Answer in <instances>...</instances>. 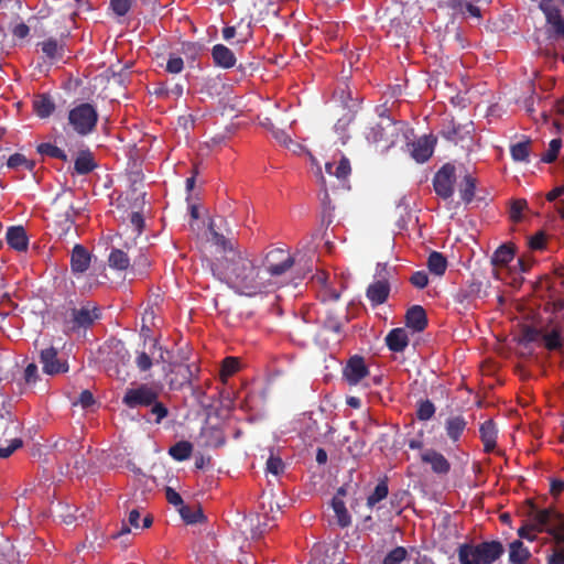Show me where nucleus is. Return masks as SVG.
<instances>
[{
	"label": "nucleus",
	"instance_id": "f03ea898",
	"mask_svg": "<svg viewBox=\"0 0 564 564\" xmlns=\"http://www.w3.org/2000/svg\"><path fill=\"white\" fill-rule=\"evenodd\" d=\"M499 541H485L477 545L464 543L458 547L460 564H492L503 554Z\"/></svg>",
	"mask_w": 564,
	"mask_h": 564
},
{
	"label": "nucleus",
	"instance_id": "7c9ffc66",
	"mask_svg": "<svg viewBox=\"0 0 564 564\" xmlns=\"http://www.w3.org/2000/svg\"><path fill=\"white\" fill-rule=\"evenodd\" d=\"M109 267L116 270H127L130 267V257L121 249L113 248L108 257Z\"/></svg>",
	"mask_w": 564,
	"mask_h": 564
},
{
	"label": "nucleus",
	"instance_id": "20e7f679",
	"mask_svg": "<svg viewBox=\"0 0 564 564\" xmlns=\"http://www.w3.org/2000/svg\"><path fill=\"white\" fill-rule=\"evenodd\" d=\"M68 123L78 135L85 137L93 133L98 123L96 107L89 102L75 106L68 112Z\"/></svg>",
	"mask_w": 564,
	"mask_h": 564
},
{
	"label": "nucleus",
	"instance_id": "6ab92c4d",
	"mask_svg": "<svg viewBox=\"0 0 564 564\" xmlns=\"http://www.w3.org/2000/svg\"><path fill=\"white\" fill-rule=\"evenodd\" d=\"M98 163L95 160L93 152L88 149L80 150L74 162V172L77 175H87L97 169Z\"/></svg>",
	"mask_w": 564,
	"mask_h": 564
},
{
	"label": "nucleus",
	"instance_id": "8fccbe9b",
	"mask_svg": "<svg viewBox=\"0 0 564 564\" xmlns=\"http://www.w3.org/2000/svg\"><path fill=\"white\" fill-rule=\"evenodd\" d=\"M239 369V361L237 358L235 357H226L224 360H223V365H221V377L223 378H228L230 376H232L234 373H236Z\"/></svg>",
	"mask_w": 564,
	"mask_h": 564
},
{
	"label": "nucleus",
	"instance_id": "4c0bfd02",
	"mask_svg": "<svg viewBox=\"0 0 564 564\" xmlns=\"http://www.w3.org/2000/svg\"><path fill=\"white\" fill-rule=\"evenodd\" d=\"M530 145L531 142L529 140L512 144L510 147V154L513 161L528 162L530 155Z\"/></svg>",
	"mask_w": 564,
	"mask_h": 564
},
{
	"label": "nucleus",
	"instance_id": "e433bc0d",
	"mask_svg": "<svg viewBox=\"0 0 564 564\" xmlns=\"http://www.w3.org/2000/svg\"><path fill=\"white\" fill-rule=\"evenodd\" d=\"M178 512H180L181 518L187 524H195V523L204 521V519H205L200 508L193 509V508L184 505L181 508H178Z\"/></svg>",
	"mask_w": 564,
	"mask_h": 564
},
{
	"label": "nucleus",
	"instance_id": "bb28decb",
	"mask_svg": "<svg viewBox=\"0 0 564 564\" xmlns=\"http://www.w3.org/2000/svg\"><path fill=\"white\" fill-rule=\"evenodd\" d=\"M477 180L469 173H466L458 185V191L463 203L470 204L475 197Z\"/></svg>",
	"mask_w": 564,
	"mask_h": 564
},
{
	"label": "nucleus",
	"instance_id": "052dcab7",
	"mask_svg": "<svg viewBox=\"0 0 564 564\" xmlns=\"http://www.w3.org/2000/svg\"><path fill=\"white\" fill-rule=\"evenodd\" d=\"M135 364L140 371H148L153 365L152 357L145 351H140L135 358Z\"/></svg>",
	"mask_w": 564,
	"mask_h": 564
},
{
	"label": "nucleus",
	"instance_id": "72a5a7b5",
	"mask_svg": "<svg viewBox=\"0 0 564 564\" xmlns=\"http://www.w3.org/2000/svg\"><path fill=\"white\" fill-rule=\"evenodd\" d=\"M513 247L510 245H502L494 252L491 261L495 265H507L513 260Z\"/></svg>",
	"mask_w": 564,
	"mask_h": 564
},
{
	"label": "nucleus",
	"instance_id": "4468645a",
	"mask_svg": "<svg viewBox=\"0 0 564 564\" xmlns=\"http://www.w3.org/2000/svg\"><path fill=\"white\" fill-rule=\"evenodd\" d=\"M409 151L411 156L417 163L426 162L433 154L434 150V140H432L427 135H423L419 138L416 141L412 143H408Z\"/></svg>",
	"mask_w": 564,
	"mask_h": 564
},
{
	"label": "nucleus",
	"instance_id": "0e129e2a",
	"mask_svg": "<svg viewBox=\"0 0 564 564\" xmlns=\"http://www.w3.org/2000/svg\"><path fill=\"white\" fill-rule=\"evenodd\" d=\"M130 223L134 228L137 235H140L144 227L143 216L139 212H133L130 215Z\"/></svg>",
	"mask_w": 564,
	"mask_h": 564
},
{
	"label": "nucleus",
	"instance_id": "69168bd1",
	"mask_svg": "<svg viewBox=\"0 0 564 564\" xmlns=\"http://www.w3.org/2000/svg\"><path fill=\"white\" fill-rule=\"evenodd\" d=\"M460 124H455L452 122L451 127H448L447 131L444 132V135L449 141L457 142L459 139H463V135L460 134Z\"/></svg>",
	"mask_w": 564,
	"mask_h": 564
},
{
	"label": "nucleus",
	"instance_id": "0eeeda50",
	"mask_svg": "<svg viewBox=\"0 0 564 564\" xmlns=\"http://www.w3.org/2000/svg\"><path fill=\"white\" fill-rule=\"evenodd\" d=\"M100 317V308L91 302H86L79 307L70 308L66 323L70 325L72 330L87 329Z\"/></svg>",
	"mask_w": 564,
	"mask_h": 564
},
{
	"label": "nucleus",
	"instance_id": "79ce46f5",
	"mask_svg": "<svg viewBox=\"0 0 564 564\" xmlns=\"http://www.w3.org/2000/svg\"><path fill=\"white\" fill-rule=\"evenodd\" d=\"M323 329L326 332L334 333L337 337L340 336L343 329V323L334 314L329 313L323 321Z\"/></svg>",
	"mask_w": 564,
	"mask_h": 564
},
{
	"label": "nucleus",
	"instance_id": "f3484780",
	"mask_svg": "<svg viewBox=\"0 0 564 564\" xmlns=\"http://www.w3.org/2000/svg\"><path fill=\"white\" fill-rule=\"evenodd\" d=\"M405 325L414 332H423L427 326V316L421 305L411 306L405 314Z\"/></svg>",
	"mask_w": 564,
	"mask_h": 564
},
{
	"label": "nucleus",
	"instance_id": "1a4fd4ad",
	"mask_svg": "<svg viewBox=\"0 0 564 564\" xmlns=\"http://www.w3.org/2000/svg\"><path fill=\"white\" fill-rule=\"evenodd\" d=\"M456 167L451 163L444 164L433 177V187L442 199H449L454 194Z\"/></svg>",
	"mask_w": 564,
	"mask_h": 564
},
{
	"label": "nucleus",
	"instance_id": "4be33fe9",
	"mask_svg": "<svg viewBox=\"0 0 564 564\" xmlns=\"http://www.w3.org/2000/svg\"><path fill=\"white\" fill-rule=\"evenodd\" d=\"M386 345L393 352H402L409 345V336L404 328H393L386 336Z\"/></svg>",
	"mask_w": 564,
	"mask_h": 564
},
{
	"label": "nucleus",
	"instance_id": "423d86ee",
	"mask_svg": "<svg viewBox=\"0 0 564 564\" xmlns=\"http://www.w3.org/2000/svg\"><path fill=\"white\" fill-rule=\"evenodd\" d=\"M398 137V128L388 116L381 122L370 127L367 132V140L381 147L382 151L389 150L395 143Z\"/></svg>",
	"mask_w": 564,
	"mask_h": 564
},
{
	"label": "nucleus",
	"instance_id": "c756f323",
	"mask_svg": "<svg viewBox=\"0 0 564 564\" xmlns=\"http://www.w3.org/2000/svg\"><path fill=\"white\" fill-rule=\"evenodd\" d=\"M332 508L337 518V523L340 528H347L351 524V518L348 513V510L345 506V502L339 497H334L332 499Z\"/></svg>",
	"mask_w": 564,
	"mask_h": 564
},
{
	"label": "nucleus",
	"instance_id": "13d9d810",
	"mask_svg": "<svg viewBox=\"0 0 564 564\" xmlns=\"http://www.w3.org/2000/svg\"><path fill=\"white\" fill-rule=\"evenodd\" d=\"M23 379L26 384H34L37 382L40 377L39 369L35 364L32 362L26 366V368L24 369Z\"/></svg>",
	"mask_w": 564,
	"mask_h": 564
},
{
	"label": "nucleus",
	"instance_id": "412c9836",
	"mask_svg": "<svg viewBox=\"0 0 564 564\" xmlns=\"http://www.w3.org/2000/svg\"><path fill=\"white\" fill-rule=\"evenodd\" d=\"M467 421L463 415H451L445 420V432L448 438L456 443L466 430Z\"/></svg>",
	"mask_w": 564,
	"mask_h": 564
},
{
	"label": "nucleus",
	"instance_id": "49530a36",
	"mask_svg": "<svg viewBox=\"0 0 564 564\" xmlns=\"http://www.w3.org/2000/svg\"><path fill=\"white\" fill-rule=\"evenodd\" d=\"M350 173L351 166L347 158L341 156L337 163L335 162L334 176H336L339 181H346Z\"/></svg>",
	"mask_w": 564,
	"mask_h": 564
},
{
	"label": "nucleus",
	"instance_id": "5fc2aeb1",
	"mask_svg": "<svg viewBox=\"0 0 564 564\" xmlns=\"http://www.w3.org/2000/svg\"><path fill=\"white\" fill-rule=\"evenodd\" d=\"M132 4V0H110V7L118 17L126 15Z\"/></svg>",
	"mask_w": 564,
	"mask_h": 564
},
{
	"label": "nucleus",
	"instance_id": "de8ad7c7",
	"mask_svg": "<svg viewBox=\"0 0 564 564\" xmlns=\"http://www.w3.org/2000/svg\"><path fill=\"white\" fill-rule=\"evenodd\" d=\"M561 147H562L561 139L551 140L547 151L542 155V161L545 163L554 162L557 159Z\"/></svg>",
	"mask_w": 564,
	"mask_h": 564
},
{
	"label": "nucleus",
	"instance_id": "864d4df0",
	"mask_svg": "<svg viewBox=\"0 0 564 564\" xmlns=\"http://www.w3.org/2000/svg\"><path fill=\"white\" fill-rule=\"evenodd\" d=\"M150 413L155 416V423H161L169 415L167 408L156 399L150 406Z\"/></svg>",
	"mask_w": 564,
	"mask_h": 564
},
{
	"label": "nucleus",
	"instance_id": "2eb2a0df",
	"mask_svg": "<svg viewBox=\"0 0 564 564\" xmlns=\"http://www.w3.org/2000/svg\"><path fill=\"white\" fill-rule=\"evenodd\" d=\"M390 294V283L388 280H378L373 283L369 284L366 291V295L370 301L372 306H378L383 304Z\"/></svg>",
	"mask_w": 564,
	"mask_h": 564
},
{
	"label": "nucleus",
	"instance_id": "f257e3e1",
	"mask_svg": "<svg viewBox=\"0 0 564 564\" xmlns=\"http://www.w3.org/2000/svg\"><path fill=\"white\" fill-rule=\"evenodd\" d=\"M224 273L232 288L242 295L257 296L271 292L275 283L265 276V272L245 256L226 258Z\"/></svg>",
	"mask_w": 564,
	"mask_h": 564
},
{
	"label": "nucleus",
	"instance_id": "4d7b16f0",
	"mask_svg": "<svg viewBox=\"0 0 564 564\" xmlns=\"http://www.w3.org/2000/svg\"><path fill=\"white\" fill-rule=\"evenodd\" d=\"M411 284L416 289H424L429 284V275L425 271H415L410 278Z\"/></svg>",
	"mask_w": 564,
	"mask_h": 564
},
{
	"label": "nucleus",
	"instance_id": "c9c22d12",
	"mask_svg": "<svg viewBox=\"0 0 564 564\" xmlns=\"http://www.w3.org/2000/svg\"><path fill=\"white\" fill-rule=\"evenodd\" d=\"M388 494H389L388 479L383 478L377 484L372 494L367 498V506L369 508L375 507L378 502L386 499Z\"/></svg>",
	"mask_w": 564,
	"mask_h": 564
},
{
	"label": "nucleus",
	"instance_id": "37998d69",
	"mask_svg": "<svg viewBox=\"0 0 564 564\" xmlns=\"http://www.w3.org/2000/svg\"><path fill=\"white\" fill-rule=\"evenodd\" d=\"M408 555V551L403 546H397L391 550L383 558L382 564H401Z\"/></svg>",
	"mask_w": 564,
	"mask_h": 564
},
{
	"label": "nucleus",
	"instance_id": "9d476101",
	"mask_svg": "<svg viewBox=\"0 0 564 564\" xmlns=\"http://www.w3.org/2000/svg\"><path fill=\"white\" fill-rule=\"evenodd\" d=\"M40 362L42 364L43 372L48 376L65 373L69 369L67 360L61 359L57 349L54 347L40 351Z\"/></svg>",
	"mask_w": 564,
	"mask_h": 564
},
{
	"label": "nucleus",
	"instance_id": "f704fd0d",
	"mask_svg": "<svg viewBox=\"0 0 564 564\" xmlns=\"http://www.w3.org/2000/svg\"><path fill=\"white\" fill-rule=\"evenodd\" d=\"M7 166L12 170L23 169L32 172L35 167V162L33 160H29L24 154L14 153L9 156Z\"/></svg>",
	"mask_w": 564,
	"mask_h": 564
},
{
	"label": "nucleus",
	"instance_id": "393cba45",
	"mask_svg": "<svg viewBox=\"0 0 564 564\" xmlns=\"http://www.w3.org/2000/svg\"><path fill=\"white\" fill-rule=\"evenodd\" d=\"M32 106L33 111L41 119L48 118L55 110V102L48 94L36 95Z\"/></svg>",
	"mask_w": 564,
	"mask_h": 564
},
{
	"label": "nucleus",
	"instance_id": "5701e85b",
	"mask_svg": "<svg viewBox=\"0 0 564 564\" xmlns=\"http://www.w3.org/2000/svg\"><path fill=\"white\" fill-rule=\"evenodd\" d=\"M479 433L484 444V451L491 453L496 448L498 435L495 422L492 420L485 421L479 427Z\"/></svg>",
	"mask_w": 564,
	"mask_h": 564
},
{
	"label": "nucleus",
	"instance_id": "473e14b6",
	"mask_svg": "<svg viewBox=\"0 0 564 564\" xmlns=\"http://www.w3.org/2000/svg\"><path fill=\"white\" fill-rule=\"evenodd\" d=\"M192 452L193 445L187 441H180L175 443L173 446H171L169 449V454L171 455V457L177 462H183L189 458Z\"/></svg>",
	"mask_w": 564,
	"mask_h": 564
},
{
	"label": "nucleus",
	"instance_id": "c85d7f7f",
	"mask_svg": "<svg viewBox=\"0 0 564 564\" xmlns=\"http://www.w3.org/2000/svg\"><path fill=\"white\" fill-rule=\"evenodd\" d=\"M529 557L530 552L520 540H516L510 544L509 561L512 564H525Z\"/></svg>",
	"mask_w": 564,
	"mask_h": 564
},
{
	"label": "nucleus",
	"instance_id": "3c124183",
	"mask_svg": "<svg viewBox=\"0 0 564 564\" xmlns=\"http://www.w3.org/2000/svg\"><path fill=\"white\" fill-rule=\"evenodd\" d=\"M17 561V554L13 545L6 542L0 546V564H13Z\"/></svg>",
	"mask_w": 564,
	"mask_h": 564
},
{
	"label": "nucleus",
	"instance_id": "ea45409f",
	"mask_svg": "<svg viewBox=\"0 0 564 564\" xmlns=\"http://www.w3.org/2000/svg\"><path fill=\"white\" fill-rule=\"evenodd\" d=\"M435 405L430 400H420L417 402V409H416V417L420 421H429L431 420L435 414Z\"/></svg>",
	"mask_w": 564,
	"mask_h": 564
},
{
	"label": "nucleus",
	"instance_id": "7ed1b4c3",
	"mask_svg": "<svg viewBox=\"0 0 564 564\" xmlns=\"http://www.w3.org/2000/svg\"><path fill=\"white\" fill-rule=\"evenodd\" d=\"M556 519H558V512L554 509H538L530 503L528 520L518 529V535L521 539L533 541L536 533L543 532Z\"/></svg>",
	"mask_w": 564,
	"mask_h": 564
},
{
	"label": "nucleus",
	"instance_id": "a19ab883",
	"mask_svg": "<svg viewBox=\"0 0 564 564\" xmlns=\"http://www.w3.org/2000/svg\"><path fill=\"white\" fill-rule=\"evenodd\" d=\"M543 340L549 350H557L563 346L562 333L558 328H553L550 333L544 334Z\"/></svg>",
	"mask_w": 564,
	"mask_h": 564
},
{
	"label": "nucleus",
	"instance_id": "680f3d73",
	"mask_svg": "<svg viewBox=\"0 0 564 564\" xmlns=\"http://www.w3.org/2000/svg\"><path fill=\"white\" fill-rule=\"evenodd\" d=\"M184 68V62L180 56L171 55L166 63V70L171 74H178Z\"/></svg>",
	"mask_w": 564,
	"mask_h": 564
},
{
	"label": "nucleus",
	"instance_id": "a211bd4d",
	"mask_svg": "<svg viewBox=\"0 0 564 564\" xmlns=\"http://www.w3.org/2000/svg\"><path fill=\"white\" fill-rule=\"evenodd\" d=\"M7 243L17 251H26L29 238L22 226H11L6 234Z\"/></svg>",
	"mask_w": 564,
	"mask_h": 564
},
{
	"label": "nucleus",
	"instance_id": "cd10ccee",
	"mask_svg": "<svg viewBox=\"0 0 564 564\" xmlns=\"http://www.w3.org/2000/svg\"><path fill=\"white\" fill-rule=\"evenodd\" d=\"M43 54L50 59L62 58L64 54V44L54 37H50L39 44Z\"/></svg>",
	"mask_w": 564,
	"mask_h": 564
},
{
	"label": "nucleus",
	"instance_id": "dca6fc26",
	"mask_svg": "<svg viewBox=\"0 0 564 564\" xmlns=\"http://www.w3.org/2000/svg\"><path fill=\"white\" fill-rule=\"evenodd\" d=\"M91 256L82 245H75L70 254V268L73 273H84L90 265Z\"/></svg>",
	"mask_w": 564,
	"mask_h": 564
},
{
	"label": "nucleus",
	"instance_id": "774afa93",
	"mask_svg": "<svg viewBox=\"0 0 564 564\" xmlns=\"http://www.w3.org/2000/svg\"><path fill=\"white\" fill-rule=\"evenodd\" d=\"M272 135L280 144L284 147H289L291 143H293L290 135L281 129H272Z\"/></svg>",
	"mask_w": 564,
	"mask_h": 564
},
{
	"label": "nucleus",
	"instance_id": "6e6d98bb",
	"mask_svg": "<svg viewBox=\"0 0 564 564\" xmlns=\"http://www.w3.org/2000/svg\"><path fill=\"white\" fill-rule=\"evenodd\" d=\"M525 207H527L525 199L514 200L510 207V219L514 223L520 221L522 218V212L524 210Z\"/></svg>",
	"mask_w": 564,
	"mask_h": 564
},
{
	"label": "nucleus",
	"instance_id": "bf43d9fd",
	"mask_svg": "<svg viewBox=\"0 0 564 564\" xmlns=\"http://www.w3.org/2000/svg\"><path fill=\"white\" fill-rule=\"evenodd\" d=\"M540 336H541L540 329L532 327V326H525L522 329V336H521L520 341L525 343V344L533 343V341L538 340V338Z\"/></svg>",
	"mask_w": 564,
	"mask_h": 564
},
{
	"label": "nucleus",
	"instance_id": "ddd939ff",
	"mask_svg": "<svg viewBox=\"0 0 564 564\" xmlns=\"http://www.w3.org/2000/svg\"><path fill=\"white\" fill-rule=\"evenodd\" d=\"M108 361L115 365V372L120 377L119 366H127L130 361V354L126 348V345L120 339H110L108 341Z\"/></svg>",
	"mask_w": 564,
	"mask_h": 564
},
{
	"label": "nucleus",
	"instance_id": "2f4dec72",
	"mask_svg": "<svg viewBox=\"0 0 564 564\" xmlns=\"http://www.w3.org/2000/svg\"><path fill=\"white\" fill-rule=\"evenodd\" d=\"M427 268L435 275H443L447 269V260L443 253L433 251L427 259Z\"/></svg>",
	"mask_w": 564,
	"mask_h": 564
},
{
	"label": "nucleus",
	"instance_id": "aec40b11",
	"mask_svg": "<svg viewBox=\"0 0 564 564\" xmlns=\"http://www.w3.org/2000/svg\"><path fill=\"white\" fill-rule=\"evenodd\" d=\"M447 6L456 14L465 18L481 19V10L478 6L474 4L471 0H447Z\"/></svg>",
	"mask_w": 564,
	"mask_h": 564
},
{
	"label": "nucleus",
	"instance_id": "c03bdc74",
	"mask_svg": "<svg viewBox=\"0 0 564 564\" xmlns=\"http://www.w3.org/2000/svg\"><path fill=\"white\" fill-rule=\"evenodd\" d=\"M564 520L558 513V519L554 520L544 531L551 533L557 543H564Z\"/></svg>",
	"mask_w": 564,
	"mask_h": 564
},
{
	"label": "nucleus",
	"instance_id": "603ef678",
	"mask_svg": "<svg viewBox=\"0 0 564 564\" xmlns=\"http://www.w3.org/2000/svg\"><path fill=\"white\" fill-rule=\"evenodd\" d=\"M66 196H67V194H66V193H64V194H62V195H58V196L55 198L54 204H58V203H61V202L66 203V205H67V209L65 210V213H64V215H63V216H64V218H65V223H68V227H67V228H69V227L74 224V218H75V216H76V214H77V213H76V210H75V208H74L73 204L66 200Z\"/></svg>",
	"mask_w": 564,
	"mask_h": 564
},
{
	"label": "nucleus",
	"instance_id": "f8f14e48",
	"mask_svg": "<svg viewBox=\"0 0 564 564\" xmlns=\"http://www.w3.org/2000/svg\"><path fill=\"white\" fill-rule=\"evenodd\" d=\"M343 373L348 384L356 386L369 375V369L365 364V359L355 355L347 361Z\"/></svg>",
	"mask_w": 564,
	"mask_h": 564
},
{
	"label": "nucleus",
	"instance_id": "338daca9",
	"mask_svg": "<svg viewBox=\"0 0 564 564\" xmlns=\"http://www.w3.org/2000/svg\"><path fill=\"white\" fill-rule=\"evenodd\" d=\"M546 20L553 25L556 33L558 32V21H564L557 8L546 12Z\"/></svg>",
	"mask_w": 564,
	"mask_h": 564
},
{
	"label": "nucleus",
	"instance_id": "a878e982",
	"mask_svg": "<svg viewBox=\"0 0 564 564\" xmlns=\"http://www.w3.org/2000/svg\"><path fill=\"white\" fill-rule=\"evenodd\" d=\"M209 231L212 235V241L213 243L221 250L224 253H230V258H237V256H241L239 252L236 251L235 245L236 241L231 238L225 237L223 234L217 232L214 229V224H209Z\"/></svg>",
	"mask_w": 564,
	"mask_h": 564
},
{
	"label": "nucleus",
	"instance_id": "9b49d317",
	"mask_svg": "<svg viewBox=\"0 0 564 564\" xmlns=\"http://www.w3.org/2000/svg\"><path fill=\"white\" fill-rule=\"evenodd\" d=\"M423 464L429 465L431 471L440 477L446 476L452 469L451 462L438 451L425 448L420 454Z\"/></svg>",
	"mask_w": 564,
	"mask_h": 564
},
{
	"label": "nucleus",
	"instance_id": "58836bf2",
	"mask_svg": "<svg viewBox=\"0 0 564 564\" xmlns=\"http://www.w3.org/2000/svg\"><path fill=\"white\" fill-rule=\"evenodd\" d=\"M36 150L42 155H47L50 158L67 161V154L65 153V151L52 143H41L37 145Z\"/></svg>",
	"mask_w": 564,
	"mask_h": 564
},
{
	"label": "nucleus",
	"instance_id": "e2e57ef3",
	"mask_svg": "<svg viewBox=\"0 0 564 564\" xmlns=\"http://www.w3.org/2000/svg\"><path fill=\"white\" fill-rule=\"evenodd\" d=\"M165 498L169 501V503L175 507L181 508L182 506H184L181 495L171 487L165 488Z\"/></svg>",
	"mask_w": 564,
	"mask_h": 564
},
{
	"label": "nucleus",
	"instance_id": "09e8293b",
	"mask_svg": "<svg viewBox=\"0 0 564 564\" xmlns=\"http://www.w3.org/2000/svg\"><path fill=\"white\" fill-rule=\"evenodd\" d=\"M53 447L58 453H68V454H75L78 451V443L72 442L66 438H58L54 444Z\"/></svg>",
	"mask_w": 564,
	"mask_h": 564
},
{
	"label": "nucleus",
	"instance_id": "6e6552de",
	"mask_svg": "<svg viewBox=\"0 0 564 564\" xmlns=\"http://www.w3.org/2000/svg\"><path fill=\"white\" fill-rule=\"evenodd\" d=\"M156 399H159V391L147 383H142L135 388L127 389L122 403L129 409L148 408Z\"/></svg>",
	"mask_w": 564,
	"mask_h": 564
},
{
	"label": "nucleus",
	"instance_id": "a18cd8bd",
	"mask_svg": "<svg viewBox=\"0 0 564 564\" xmlns=\"http://www.w3.org/2000/svg\"><path fill=\"white\" fill-rule=\"evenodd\" d=\"M285 465L283 460L273 454L267 460L265 470L274 476H280L284 473Z\"/></svg>",
	"mask_w": 564,
	"mask_h": 564
},
{
	"label": "nucleus",
	"instance_id": "b1692460",
	"mask_svg": "<svg viewBox=\"0 0 564 564\" xmlns=\"http://www.w3.org/2000/svg\"><path fill=\"white\" fill-rule=\"evenodd\" d=\"M214 63L223 68H231L236 64L234 52L224 44H216L212 48Z\"/></svg>",
	"mask_w": 564,
	"mask_h": 564
},
{
	"label": "nucleus",
	"instance_id": "39448f33",
	"mask_svg": "<svg viewBox=\"0 0 564 564\" xmlns=\"http://www.w3.org/2000/svg\"><path fill=\"white\" fill-rule=\"evenodd\" d=\"M294 263L295 260L288 250L274 248L264 256L261 269L265 272V276L272 280L284 274Z\"/></svg>",
	"mask_w": 564,
	"mask_h": 564
}]
</instances>
